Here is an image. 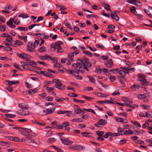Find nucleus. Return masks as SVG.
<instances>
[{
    "mask_svg": "<svg viewBox=\"0 0 152 152\" xmlns=\"http://www.w3.org/2000/svg\"><path fill=\"white\" fill-rule=\"evenodd\" d=\"M44 87H46L49 92H51L53 90V88L52 87H48V85L47 84H45Z\"/></svg>",
    "mask_w": 152,
    "mask_h": 152,
    "instance_id": "ea45409f",
    "label": "nucleus"
},
{
    "mask_svg": "<svg viewBox=\"0 0 152 152\" xmlns=\"http://www.w3.org/2000/svg\"><path fill=\"white\" fill-rule=\"evenodd\" d=\"M138 80L139 81L140 83L142 85L144 86H148L149 85V82L145 78Z\"/></svg>",
    "mask_w": 152,
    "mask_h": 152,
    "instance_id": "f8f14e48",
    "label": "nucleus"
},
{
    "mask_svg": "<svg viewBox=\"0 0 152 152\" xmlns=\"http://www.w3.org/2000/svg\"><path fill=\"white\" fill-rule=\"evenodd\" d=\"M96 133L97 135L99 137H102V135L104 133V132L102 131H98L96 132Z\"/></svg>",
    "mask_w": 152,
    "mask_h": 152,
    "instance_id": "13d9d810",
    "label": "nucleus"
},
{
    "mask_svg": "<svg viewBox=\"0 0 152 152\" xmlns=\"http://www.w3.org/2000/svg\"><path fill=\"white\" fill-rule=\"evenodd\" d=\"M64 23L65 26L69 28L70 29L72 30V28L70 24L68 22V21L67 20H65L64 22Z\"/></svg>",
    "mask_w": 152,
    "mask_h": 152,
    "instance_id": "2f4dec72",
    "label": "nucleus"
},
{
    "mask_svg": "<svg viewBox=\"0 0 152 152\" xmlns=\"http://www.w3.org/2000/svg\"><path fill=\"white\" fill-rule=\"evenodd\" d=\"M118 71L120 75L123 76H125L126 73H127V70L125 68H122L121 70L119 69V71Z\"/></svg>",
    "mask_w": 152,
    "mask_h": 152,
    "instance_id": "2eb2a0df",
    "label": "nucleus"
},
{
    "mask_svg": "<svg viewBox=\"0 0 152 152\" xmlns=\"http://www.w3.org/2000/svg\"><path fill=\"white\" fill-rule=\"evenodd\" d=\"M146 95L145 94H140L137 95V97L141 99H143L146 97Z\"/></svg>",
    "mask_w": 152,
    "mask_h": 152,
    "instance_id": "a18cd8bd",
    "label": "nucleus"
},
{
    "mask_svg": "<svg viewBox=\"0 0 152 152\" xmlns=\"http://www.w3.org/2000/svg\"><path fill=\"white\" fill-rule=\"evenodd\" d=\"M70 148L73 150L78 151H83L85 149L84 146L77 145H72L71 146Z\"/></svg>",
    "mask_w": 152,
    "mask_h": 152,
    "instance_id": "6e6552de",
    "label": "nucleus"
},
{
    "mask_svg": "<svg viewBox=\"0 0 152 152\" xmlns=\"http://www.w3.org/2000/svg\"><path fill=\"white\" fill-rule=\"evenodd\" d=\"M63 127H66L67 126H69L70 124L67 122H65L62 124Z\"/></svg>",
    "mask_w": 152,
    "mask_h": 152,
    "instance_id": "052dcab7",
    "label": "nucleus"
},
{
    "mask_svg": "<svg viewBox=\"0 0 152 152\" xmlns=\"http://www.w3.org/2000/svg\"><path fill=\"white\" fill-rule=\"evenodd\" d=\"M17 17V15L15 16L13 18H10L9 21L7 22V24L10 28H14L16 27V26L13 24V23L15 20V19Z\"/></svg>",
    "mask_w": 152,
    "mask_h": 152,
    "instance_id": "0eeeda50",
    "label": "nucleus"
},
{
    "mask_svg": "<svg viewBox=\"0 0 152 152\" xmlns=\"http://www.w3.org/2000/svg\"><path fill=\"white\" fill-rule=\"evenodd\" d=\"M7 38L6 39L7 41L8 42H11L12 41V37L10 35H9L8 37H7Z\"/></svg>",
    "mask_w": 152,
    "mask_h": 152,
    "instance_id": "e2e57ef3",
    "label": "nucleus"
},
{
    "mask_svg": "<svg viewBox=\"0 0 152 152\" xmlns=\"http://www.w3.org/2000/svg\"><path fill=\"white\" fill-rule=\"evenodd\" d=\"M104 64L108 68L113 67L114 66V63L112 59H108L105 61Z\"/></svg>",
    "mask_w": 152,
    "mask_h": 152,
    "instance_id": "1a4fd4ad",
    "label": "nucleus"
},
{
    "mask_svg": "<svg viewBox=\"0 0 152 152\" xmlns=\"http://www.w3.org/2000/svg\"><path fill=\"white\" fill-rule=\"evenodd\" d=\"M38 91V89L37 88H35L33 89H29L28 92L29 94H31L32 93L33 94H35L37 93Z\"/></svg>",
    "mask_w": 152,
    "mask_h": 152,
    "instance_id": "b1692460",
    "label": "nucleus"
},
{
    "mask_svg": "<svg viewBox=\"0 0 152 152\" xmlns=\"http://www.w3.org/2000/svg\"><path fill=\"white\" fill-rule=\"evenodd\" d=\"M107 121L103 119H101L97 122V124H95L94 126L96 127H100V126H103L106 124Z\"/></svg>",
    "mask_w": 152,
    "mask_h": 152,
    "instance_id": "9d476101",
    "label": "nucleus"
},
{
    "mask_svg": "<svg viewBox=\"0 0 152 152\" xmlns=\"http://www.w3.org/2000/svg\"><path fill=\"white\" fill-rule=\"evenodd\" d=\"M144 12L147 14L148 15H149L151 17V15H152L150 13L149 11L148 10L145 9H144Z\"/></svg>",
    "mask_w": 152,
    "mask_h": 152,
    "instance_id": "69168bd1",
    "label": "nucleus"
},
{
    "mask_svg": "<svg viewBox=\"0 0 152 152\" xmlns=\"http://www.w3.org/2000/svg\"><path fill=\"white\" fill-rule=\"evenodd\" d=\"M23 138H24V137L22 138V139H21L17 137H13L12 139L13 140H12V141L15 142H23Z\"/></svg>",
    "mask_w": 152,
    "mask_h": 152,
    "instance_id": "4be33fe9",
    "label": "nucleus"
},
{
    "mask_svg": "<svg viewBox=\"0 0 152 152\" xmlns=\"http://www.w3.org/2000/svg\"><path fill=\"white\" fill-rule=\"evenodd\" d=\"M35 41L33 43V42H30L28 43L27 44V50L30 52H32L34 51V49L39 44V39L37 38H35Z\"/></svg>",
    "mask_w": 152,
    "mask_h": 152,
    "instance_id": "7ed1b4c3",
    "label": "nucleus"
},
{
    "mask_svg": "<svg viewBox=\"0 0 152 152\" xmlns=\"http://www.w3.org/2000/svg\"><path fill=\"white\" fill-rule=\"evenodd\" d=\"M46 50V48L43 46L38 49V51L40 52H43L45 51Z\"/></svg>",
    "mask_w": 152,
    "mask_h": 152,
    "instance_id": "37998d69",
    "label": "nucleus"
},
{
    "mask_svg": "<svg viewBox=\"0 0 152 152\" xmlns=\"http://www.w3.org/2000/svg\"><path fill=\"white\" fill-rule=\"evenodd\" d=\"M118 132L121 135H125V131H124L123 129H121L120 127H118Z\"/></svg>",
    "mask_w": 152,
    "mask_h": 152,
    "instance_id": "5701e85b",
    "label": "nucleus"
},
{
    "mask_svg": "<svg viewBox=\"0 0 152 152\" xmlns=\"http://www.w3.org/2000/svg\"><path fill=\"white\" fill-rule=\"evenodd\" d=\"M83 110L86 111L87 112H91L93 113L94 115H95L96 113V112L92 109H87L86 108H84L83 109Z\"/></svg>",
    "mask_w": 152,
    "mask_h": 152,
    "instance_id": "c9c22d12",
    "label": "nucleus"
},
{
    "mask_svg": "<svg viewBox=\"0 0 152 152\" xmlns=\"http://www.w3.org/2000/svg\"><path fill=\"white\" fill-rule=\"evenodd\" d=\"M29 16L27 14L21 13L19 15V17H22L23 18H26L28 17Z\"/></svg>",
    "mask_w": 152,
    "mask_h": 152,
    "instance_id": "bb28decb",
    "label": "nucleus"
},
{
    "mask_svg": "<svg viewBox=\"0 0 152 152\" xmlns=\"http://www.w3.org/2000/svg\"><path fill=\"white\" fill-rule=\"evenodd\" d=\"M83 97L88 101H90L93 99L92 97L87 96H83Z\"/></svg>",
    "mask_w": 152,
    "mask_h": 152,
    "instance_id": "680f3d73",
    "label": "nucleus"
},
{
    "mask_svg": "<svg viewBox=\"0 0 152 152\" xmlns=\"http://www.w3.org/2000/svg\"><path fill=\"white\" fill-rule=\"evenodd\" d=\"M12 8L9 5H7L4 8V9L8 10V11L10 10H11Z\"/></svg>",
    "mask_w": 152,
    "mask_h": 152,
    "instance_id": "338daca9",
    "label": "nucleus"
},
{
    "mask_svg": "<svg viewBox=\"0 0 152 152\" xmlns=\"http://www.w3.org/2000/svg\"><path fill=\"white\" fill-rule=\"evenodd\" d=\"M118 11H115L114 12H112L111 13V16L113 19H115L116 21H118L119 20V18L118 16L116 14Z\"/></svg>",
    "mask_w": 152,
    "mask_h": 152,
    "instance_id": "4468645a",
    "label": "nucleus"
},
{
    "mask_svg": "<svg viewBox=\"0 0 152 152\" xmlns=\"http://www.w3.org/2000/svg\"><path fill=\"white\" fill-rule=\"evenodd\" d=\"M88 78L89 79L90 81L93 83H94L95 82V79L92 76H88Z\"/></svg>",
    "mask_w": 152,
    "mask_h": 152,
    "instance_id": "de8ad7c7",
    "label": "nucleus"
},
{
    "mask_svg": "<svg viewBox=\"0 0 152 152\" xmlns=\"http://www.w3.org/2000/svg\"><path fill=\"white\" fill-rule=\"evenodd\" d=\"M15 44H16L20 46L22 45L23 43L20 41L17 40L16 41Z\"/></svg>",
    "mask_w": 152,
    "mask_h": 152,
    "instance_id": "4d7b16f0",
    "label": "nucleus"
},
{
    "mask_svg": "<svg viewBox=\"0 0 152 152\" xmlns=\"http://www.w3.org/2000/svg\"><path fill=\"white\" fill-rule=\"evenodd\" d=\"M56 140V139L53 137H51L49 138L48 141V143H53Z\"/></svg>",
    "mask_w": 152,
    "mask_h": 152,
    "instance_id": "58836bf2",
    "label": "nucleus"
},
{
    "mask_svg": "<svg viewBox=\"0 0 152 152\" xmlns=\"http://www.w3.org/2000/svg\"><path fill=\"white\" fill-rule=\"evenodd\" d=\"M142 108L144 109L149 110L151 109V107L150 106L147 105H142Z\"/></svg>",
    "mask_w": 152,
    "mask_h": 152,
    "instance_id": "49530a36",
    "label": "nucleus"
},
{
    "mask_svg": "<svg viewBox=\"0 0 152 152\" xmlns=\"http://www.w3.org/2000/svg\"><path fill=\"white\" fill-rule=\"evenodd\" d=\"M32 122L35 123H36L37 124L41 126H45L46 125V124L45 123H42L39 122H38L37 120H34L32 121Z\"/></svg>",
    "mask_w": 152,
    "mask_h": 152,
    "instance_id": "cd10ccee",
    "label": "nucleus"
},
{
    "mask_svg": "<svg viewBox=\"0 0 152 152\" xmlns=\"http://www.w3.org/2000/svg\"><path fill=\"white\" fill-rule=\"evenodd\" d=\"M91 134L90 133H87L86 132H82L81 133L82 135L84 137H91L90 135Z\"/></svg>",
    "mask_w": 152,
    "mask_h": 152,
    "instance_id": "aec40b11",
    "label": "nucleus"
},
{
    "mask_svg": "<svg viewBox=\"0 0 152 152\" xmlns=\"http://www.w3.org/2000/svg\"><path fill=\"white\" fill-rule=\"evenodd\" d=\"M77 62H80V63L82 64L83 66V69L84 70L85 69L88 71H90L89 68L91 67V64L90 62H89L88 59L84 57L83 60L79 59L77 60Z\"/></svg>",
    "mask_w": 152,
    "mask_h": 152,
    "instance_id": "f03ea898",
    "label": "nucleus"
},
{
    "mask_svg": "<svg viewBox=\"0 0 152 152\" xmlns=\"http://www.w3.org/2000/svg\"><path fill=\"white\" fill-rule=\"evenodd\" d=\"M131 89L134 91H136L137 89L139 88V87L135 84L131 87Z\"/></svg>",
    "mask_w": 152,
    "mask_h": 152,
    "instance_id": "864d4df0",
    "label": "nucleus"
},
{
    "mask_svg": "<svg viewBox=\"0 0 152 152\" xmlns=\"http://www.w3.org/2000/svg\"><path fill=\"white\" fill-rule=\"evenodd\" d=\"M18 55L20 58L26 61L31 58V56L26 53H18Z\"/></svg>",
    "mask_w": 152,
    "mask_h": 152,
    "instance_id": "39448f33",
    "label": "nucleus"
},
{
    "mask_svg": "<svg viewBox=\"0 0 152 152\" xmlns=\"http://www.w3.org/2000/svg\"><path fill=\"white\" fill-rule=\"evenodd\" d=\"M17 30H19L20 31H26L27 30L28 28L26 27H18L16 28Z\"/></svg>",
    "mask_w": 152,
    "mask_h": 152,
    "instance_id": "393cba45",
    "label": "nucleus"
},
{
    "mask_svg": "<svg viewBox=\"0 0 152 152\" xmlns=\"http://www.w3.org/2000/svg\"><path fill=\"white\" fill-rule=\"evenodd\" d=\"M55 110V108H48L47 109V113L48 114H49L50 113H53Z\"/></svg>",
    "mask_w": 152,
    "mask_h": 152,
    "instance_id": "7c9ffc66",
    "label": "nucleus"
},
{
    "mask_svg": "<svg viewBox=\"0 0 152 152\" xmlns=\"http://www.w3.org/2000/svg\"><path fill=\"white\" fill-rule=\"evenodd\" d=\"M145 141L148 143H149L148 145V146L152 147V139L151 138V139H146Z\"/></svg>",
    "mask_w": 152,
    "mask_h": 152,
    "instance_id": "79ce46f5",
    "label": "nucleus"
},
{
    "mask_svg": "<svg viewBox=\"0 0 152 152\" xmlns=\"http://www.w3.org/2000/svg\"><path fill=\"white\" fill-rule=\"evenodd\" d=\"M110 79L111 82H113L115 80V77L114 76H110Z\"/></svg>",
    "mask_w": 152,
    "mask_h": 152,
    "instance_id": "774afa93",
    "label": "nucleus"
},
{
    "mask_svg": "<svg viewBox=\"0 0 152 152\" xmlns=\"http://www.w3.org/2000/svg\"><path fill=\"white\" fill-rule=\"evenodd\" d=\"M62 143L66 145H68L72 144L73 142L71 140H69L67 139L64 140L62 138H60Z\"/></svg>",
    "mask_w": 152,
    "mask_h": 152,
    "instance_id": "dca6fc26",
    "label": "nucleus"
},
{
    "mask_svg": "<svg viewBox=\"0 0 152 152\" xmlns=\"http://www.w3.org/2000/svg\"><path fill=\"white\" fill-rule=\"evenodd\" d=\"M82 112V110L80 109H77L75 110L74 113L75 114H80Z\"/></svg>",
    "mask_w": 152,
    "mask_h": 152,
    "instance_id": "c03bdc74",
    "label": "nucleus"
},
{
    "mask_svg": "<svg viewBox=\"0 0 152 152\" xmlns=\"http://www.w3.org/2000/svg\"><path fill=\"white\" fill-rule=\"evenodd\" d=\"M73 122L76 123H80L82 122V119L80 118H74L72 120Z\"/></svg>",
    "mask_w": 152,
    "mask_h": 152,
    "instance_id": "c85d7f7f",
    "label": "nucleus"
},
{
    "mask_svg": "<svg viewBox=\"0 0 152 152\" xmlns=\"http://www.w3.org/2000/svg\"><path fill=\"white\" fill-rule=\"evenodd\" d=\"M23 142L26 143H34V141L31 138L25 139L24 137L23 138Z\"/></svg>",
    "mask_w": 152,
    "mask_h": 152,
    "instance_id": "a211bd4d",
    "label": "nucleus"
},
{
    "mask_svg": "<svg viewBox=\"0 0 152 152\" xmlns=\"http://www.w3.org/2000/svg\"><path fill=\"white\" fill-rule=\"evenodd\" d=\"M53 82L56 83L55 86L56 88L59 90H63L64 89L65 86L61 83L60 80L55 79L53 80Z\"/></svg>",
    "mask_w": 152,
    "mask_h": 152,
    "instance_id": "20e7f679",
    "label": "nucleus"
},
{
    "mask_svg": "<svg viewBox=\"0 0 152 152\" xmlns=\"http://www.w3.org/2000/svg\"><path fill=\"white\" fill-rule=\"evenodd\" d=\"M103 4L106 7H107L108 8H106L105 7H104V8L107 10V11H111V10L110 8V5L106 4L105 3L103 2Z\"/></svg>",
    "mask_w": 152,
    "mask_h": 152,
    "instance_id": "f704fd0d",
    "label": "nucleus"
},
{
    "mask_svg": "<svg viewBox=\"0 0 152 152\" xmlns=\"http://www.w3.org/2000/svg\"><path fill=\"white\" fill-rule=\"evenodd\" d=\"M115 118L117 122H121L123 124L127 123H128V121L126 119H124L118 117H115Z\"/></svg>",
    "mask_w": 152,
    "mask_h": 152,
    "instance_id": "ddd939ff",
    "label": "nucleus"
},
{
    "mask_svg": "<svg viewBox=\"0 0 152 152\" xmlns=\"http://www.w3.org/2000/svg\"><path fill=\"white\" fill-rule=\"evenodd\" d=\"M62 43V42L61 41H58L56 42L55 44L54 49H57V52L62 53L63 52V50L62 49L60 45Z\"/></svg>",
    "mask_w": 152,
    "mask_h": 152,
    "instance_id": "423d86ee",
    "label": "nucleus"
},
{
    "mask_svg": "<svg viewBox=\"0 0 152 152\" xmlns=\"http://www.w3.org/2000/svg\"><path fill=\"white\" fill-rule=\"evenodd\" d=\"M131 123L133 124L136 126L138 127H140L141 126L140 124L137 121H132Z\"/></svg>",
    "mask_w": 152,
    "mask_h": 152,
    "instance_id": "72a5a7b5",
    "label": "nucleus"
},
{
    "mask_svg": "<svg viewBox=\"0 0 152 152\" xmlns=\"http://www.w3.org/2000/svg\"><path fill=\"white\" fill-rule=\"evenodd\" d=\"M130 11L134 14L136 12V7H132L130 8Z\"/></svg>",
    "mask_w": 152,
    "mask_h": 152,
    "instance_id": "8fccbe9b",
    "label": "nucleus"
},
{
    "mask_svg": "<svg viewBox=\"0 0 152 152\" xmlns=\"http://www.w3.org/2000/svg\"><path fill=\"white\" fill-rule=\"evenodd\" d=\"M72 67L74 69H75V70L73 69H68V72L71 74L73 75H76L78 74L80 72L82 73L84 72V70L83 69V65L79 62H77L76 64H73Z\"/></svg>",
    "mask_w": 152,
    "mask_h": 152,
    "instance_id": "f257e3e1",
    "label": "nucleus"
},
{
    "mask_svg": "<svg viewBox=\"0 0 152 152\" xmlns=\"http://www.w3.org/2000/svg\"><path fill=\"white\" fill-rule=\"evenodd\" d=\"M145 113H146V117L150 118H152V111H149L147 112H145Z\"/></svg>",
    "mask_w": 152,
    "mask_h": 152,
    "instance_id": "473e14b6",
    "label": "nucleus"
},
{
    "mask_svg": "<svg viewBox=\"0 0 152 152\" xmlns=\"http://www.w3.org/2000/svg\"><path fill=\"white\" fill-rule=\"evenodd\" d=\"M41 35L42 36V38L44 39H47L49 37L48 35H46L44 33H42Z\"/></svg>",
    "mask_w": 152,
    "mask_h": 152,
    "instance_id": "3c124183",
    "label": "nucleus"
},
{
    "mask_svg": "<svg viewBox=\"0 0 152 152\" xmlns=\"http://www.w3.org/2000/svg\"><path fill=\"white\" fill-rule=\"evenodd\" d=\"M19 107L22 109L28 110L29 108L28 106H25L23 103H21L19 104Z\"/></svg>",
    "mask_w": 152,
    "mask_h": 152,
    "instance_id": "a878e982",
    "label": "nucleus"
},
{
    "mask_svg": "<svg viewBox=\"0 0 152 152\" xmlns=\"http://www.w3.org/2000/svg\"><path fill=\"white\" fill-rule=\"evenodd\" d=\"M124 101L125 103V104L126 105L128 104H131L132 103V99L127 98L124 99Z\"/></svg>",
    "mask_w": 152,
    "mask_h": 152,
    "instance_id": "412c9836",
    "label": "nucleus"
},
{
    "mask_svg": "<svg viewBox=\"0 0 152 152\" xmlns=\"http://www.w3.org/2000/svg\"><path fill=\"white\" fill-rule=\"evenodd\" d=\"M74 55L73 53H71L68 55V59L67 64H70L71 62L73 60Z\"/></svg>",
    "mask_w": 152,
    "mask_h": 152,
    "instance_id": "f3484780",
    "label": "nucleus"
},
{
    "mask_svg": "<svg viewBox=\"0 0 152 152\" xmlns=\"http://www.w3.org/2000/svg\"><path fill=\"white\" fill-rule=\"evenodd\" d=\"M134 4L137 6L140 7L141 6L142 4L139 1H137L136 0L135 2H134Z\"/></svg>",
    "mask_w": 152,
    "mask_h": 152,
    "instance_id": "5fc2aeb1",
    "label": "nucleus"
},
{
    "mask_svg": "<svg viewBox=\"0 0 152 152\" xmlns=\"http://www.w3.org/2000/svg\"><path fill=\"white\" fill-rule=\"evenodd\" d=\"M133 131L129 129L128 130H126L125 132V135H130L133 134Z\"/></svg>",
    "mask_w": 152,
    "mask_h": 152,
    "instance_id": "c756f323",
    "label": "nucleus"
},
{
    "mask_svg": "<svg viewBox=\"0 0 152 152\" xmlns=\"http://www.w3.org/2000/svg\"><path fill=\"white\" fill-rule=\"evenodd\" d=\"M97 95L98 96L101 97H104L107 96V95L105 94H103L100 92L98 93Z\"/></svg>",
    "mask_w": 152,
    "mask_h": 152,
    "instance_id": "0e129e2a",
    "label": "nucleus"
},
{
    "mask_svg": "<svg viewBox=\"0 0 152 152\" xmlns=\"http://www.w3.org/2000/svg\"><path fill=\"white\" fill-rule=\"evenodd\" d=\"M25 63L26 65L30 66L33 67H36L37 66V63L34 61L28 60V61Z\"/></svg>",
    "mask_w": 152,
    "mask_h": 152,
    "instance_id": "9b49d317",
    "label": "nucleus"
},
{
    "mask_svg": "<svg viewBox=\"0 0 152 152\" xmlns=\"http://www.w3.org/2000/svg\"><path fill=\"white\" fill-rule=\"evenodd\" d=\"M83 110L86 111L87 112H91L93 113L94 115H95L96 113V112L92 109H87L86 108H84L83 109Z\"/></svg>",
    "mask_w": 152,
    "mask_h": 152,
    "instance_id": "e433bc0d",
    "label": "nucleus"
},
{
    "mask_svg": "<svg viewBox=\"0 0 152 152\" xmlns=\"http://www.w3.org/2000/svg\"><path fill=\"white\" fill-rule=\"evenodd\" d=\"M55 100L57 102H63L64 100H65V99H64V98H61L59 99L58 97H57L55 98Z\"/></svg>",
    "mask_w": 152,
    "mask_h": 152,
    "instance_id": "6e6d98bb",
    "label": "nucleus"
},
{
    "mask_svg": "<svg viewBox=\"0 0 152 152\" xmlns=\"http://www.w3.org/2000/svg\"><path fill=\"white\" fill-rule=\"evenodd\" d=\"M14 22L15 24L17 25H18L20 24V21L19 19H18V18L15 19V18Z\"/></svg>",
    "mask_w": 152,
    "mask_h": 152,
    "instance_id": "bf43d9fd",
    "label": "nucleus"
},
{
    "mask_svg": "<svg viewBox=\"0 0 152 152\" xmlns=\"http://www.w3.org/2000/svg\"><path fill=\"white\" fill-rule=\"evenodd\" d=\"M8 83L7 84L10 86H11L13 84H18L19 83V81H10V80H7L6 81Z\"/></svg>",
    "mask_w": 152,
    "mask_h": 152,
    "instance_id": "6ab92c4d",
    "label": "nucleus"
},
{
    "mask_svg": "<svg viewBox=\"0 0 152 152\" xmlns=\"http://www.w3.org/2000/svg\"><path fill=\"white\" fill-rule=\"evenodd\" d=\"M84 54H86L87 56H88L90 57H91L93 56L92 54L90 52L87 51H83Z\"/></svg>",
    "mask_w": 152,
    "mask_h": 152,
    "instance_id": "a19ab883",
    "label": "nucleus"
},
{
    "mask_svg": "<svg viewBox=\"0 0 152 152\" xmlns=\"http://www.w3.org/2000/svg\"><path fill=\"white\" fill-rule=\"evenodd\" d=\"M83 110L86 111L87 112H91L93 113L94 115H95L96 113V112L92 109H87L86 108H84L83 109Z\"/></svg>",
    "mask_w": 152,
    "mask_h": 152,
    "instance_id": "4c0bfd02",
    "label": "nucleus"
},
{
    "mask_svg": "<svg viewBox=\"0 0 152 152\" xmlns=\"http://www.w3.org/2000/svg\"><path fill=\"white\" fill-rule=\"evenodd\" d=\"M5 115L7 117L10 118H12L16 117L15 115L10 114H6Z\"/></svg>",
    "mask_w": 152,
    "mask_h": 152,
    "instance_id": "09e8293b",
    "label": "nucleus"
},
{
    "mask_svg": "<svg viewBox=\"0 0 152 152\" xmlns=\"http://www.w3.org/2000/svg\"><path fill=\"white\" fill-rule=\"evenodd\" d=\"M119 115L125 118H126L127 116V114L126 112H124L123 113H120L118 114Z\"/></svg>",
    "mask_w": 152,
    "mask_h": 152,
    "instance_id": "603ef678",
    "label": "nucleus"
}]
</instances>
